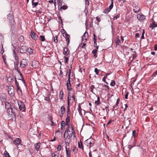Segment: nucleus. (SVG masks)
Instances as JSON below:
<instances>
[{"instance_id":"nucleus-35","label":"nucleus","mask_w":157,"mask_h":157,"mask_svg":"<svg viewBox=\"0 0 157 157\" xmlns=\"http://www.w3.org/2000/svg\"><path fill=\"white\" fill-rule=\"evenodd\" d=\"M44 100L48 101L49 102L50 101L49 95H47L46 97H44Z\"/></svg>"},{"instance_id":"nucleus-63","label":"nucleus","mask_w":157,"mask_h":157,"mask_svg":"<svg viewBox=\"0 0 157 157\" xmlns=\"http://www.w3.org/2000/svg\"><path fill=\"white\" fill-rule=\"evenodd\" d=\"M157 75V70H156V71L155 72H154L153 73L152 76L153 77H155Z\"/></svg>"},{"instance_id":"nucleus-45","label":"nucleus","mask_w":157,"mask_h":157,"mask_svg":"<svg viewBox=\"0 0 157 157\" xmlns=\"http://www.w3.org/2000/svg\"><path fill=\"white\" fill-rule=\"evenodd\" d=\"M7 79L8 81H9L10 82H11L13 79L11 76L9 75V76H7Z\"/></svg>"},{"instance_id":"nucleus-46","label":"nucleus","mask_w":157,"mask_h":157,"mask_svg":"<svg viewBox=\"0 0 157 157\" xmlns=\"http://www.w3.org/2000/svg\"><path fill=\"white\" fill-rule=\"evenodd\" d=\"M24 40V37L23 36H20L18 39L19 41L22 42Z\"/></svg>"},{"instance_id":"nucleus-42","label":"nucleus","mask_w":157,"mask_h":157,"mask_svg":"<svg viewBox=\"0 0 157 157\" xmlns=\"http://www.w3.org/2000/svg\"><path fill=\"white\" fill-rule=\"evenodd\" d=\"M57 2L59 6H61L62 5L63 0H57Z\"/></svg>"},{"instance_id":"nucleus-57","label":"nucleus","mask_w":157,"mask_h":157,"mask_svg":"<svg viewBox=\"0 0 157 157\" xmlns=\"http://www.w3.org/2000/svg\"><path fill=\"white\" fill-rule=\"evenodd\" d=\"M14 79H15V84L16 87L19 86L18 83L17 82V80L16 79V77H14Z\"/></svg>"},{"instance_id":"nucleus-62","label":"nucleus","mask_w":157,"mask_h":157,"mask_svg":"<svg viewBox=\"0 0 157 157\" xmlns=\"http://www.w3.org/2000/svg\"><path fill=\"white\" fill-rule=\"evenodd\" d=\"M61 32L63 34V36H64V34H65L66 33H67L65 31V30H64V29H62L61 30Z\"/></svg>"},{"instance_id":"nucleus-54","label":"nucleus","mask_w":157,"mask_h":157,"mask_svg":"<svg viewBox=\"0 0 157 157\" xmlns=\"http://www.w3.org/2000/svg\"><path fill=\"white\" fill-rule=\"evenodd\" d=\"M85 6H87L89 5V0H85Z\"/></svg>"},{"instance_id":"nucleus-17","label":"nucleus","mask_w":157,"mask_h":157,"mask_svg":"<svg viewBox=\"0 0 157 157\" xmlns=\"http://www.w3.org/2000/svg\"><path fill=\"white\" fill-rule=\"evenodd\" d=\"M21 140L19 138H16L15 140L13 141V143L16 145H19L21 143Z\"/></svg>"},{"instance_id":"nucleus-1","label":"nucleus","mask_w":157,"mask_h":157,"mask_svg":"<svg viewBox=\"0 0 157 157\" xmlns=\"http://www.w3.org/2000/svg\"><path fill=\"white\" fill-rule=\"evenodd\" d=\"M7 21L10 26L11 29H13L14 27V19L13 13H10L7 16Z\"/></svg>"},{"instance_id":"nucleus-14","label":"nucleus","mask_w":157,"mask_h":157,"mask_svg":"<svg viewBox=\"0 0 157 157\" xmlns=\"http://www.w3.org/2000/svg\"><path fill=\"white\" fill-rule=\"evenodd\" d=\"M60 110L61 113H59V116L62 117L63 114L65 112V107L63 105L60 108Z\"/></svg>"},{"instance_id":"nucleus-59","label":"nucleus","mask_w":157,"mask_h":157,"mask_svg":"<svg viewBox=\"0 0 157 157\" xmlns=\"http://www.w3.org/2000/svg\"><path fill=\"white\" fill-rule=\"evenodd\" d=\"M141 34V33H136L135 34V37L136 38H137L138 37H140V35Z\"/></svg>"},{"instance_id":"nucleus-44","label":"nucleus","mask_w":157,"mask_h":157,"mask_svg":"<svg viewBox=\"0 0 157 157\" xmlns=\"http://www.w3.org/2000/svg\"><path fill=\"white\" fill-rule=\"evenodd\" d=\"M116 84V83L115 81L113 80H112L110 83V85L112 86H115Z\"/></svg>"},{"instance_id":"nucleus-7","label":"nucleus","mask_w":157,"mask_h":157,"mask_svg":"<svg viewBox=\"0 0 157 157\" xmlns=\"http://www.w3.org/2000/svg\"><path fill=\"white\" fill-rule=\"evenodd\" d=\"M68 90H69L68 92V95L67 98H69V99H71V97L75 95V91L73 88L70 89Z\"/></svg>"},{"instance_id":"nucleus-38","label":"nucleus","mask_w":157,"mask_h":157,"mask_svg":"<svg viewBox=\"0 0 157 157\" xmlns=\"http://www.w3.org/2000/svg\"><path fill=\"white\" fill-rule=\"evenodd\" d=\"M5 106L7 109H8V108H10V107H12L10 104L8 102H6V103Z\"/></svg>"},{"instance_id":"nucleus-56","label":"nucleus","mask_w":157,"mask_h":157,"mask_svg":"<svg viewBox=\"0 0 157 157\" xmlns=\"http://www.w3.org/2000/svg\"><path fill=\"white\" fill-rule=\"evenodd\" d=\"M125 98L126 99H127L128 98V95L129 94V92L127 91H126L125 92Z\"/></svg>"},{"instance_id":"nucleus-25","label":"nucleus","mask_w":157,"mask_h":157,"mask_svg":"<svg viewBox=\"0 0 157 157\" xmlns=\"http://www.w3.org/2000/svg\"><path fill=\"white\" fill-rule=\"evenodd\" d=\"M150 26L151 28H152V29H153L155 27H157V24H156L155 21H154L150 25Z\"/></svg>"},{"instance_id":"nucleus-37","label":"nucleus","mask_w":157,"mask_h":157,"mask_svg":"<svg viewBox=\"0 0 157 157\" xmlns=\"http://www.w3.org/2000/svg\"><path fill=\"white\" fill-rule=\"evenodd\" d=\"M40 40L42 41H44L45 40V38L44 36L43 35H40L39 37Z\"/></svg>"},{"instance_id":"nucleus-15","label":"nucleus","mask_w":157,"mask_h":157,"mask_svg":"<svg viewBox=\"0 0 157 157\" xmlns=\"http://www.w3.org/2000/svg\"><path fill=\"white\" fill-rule=\"evenodd\" d=\"M137 18L139 21H142L144 20L145 19L146 17L144 15L138 14L137 15Z\"/></svg>"},{"instance_id":"nucleus-49","label":"nucleus","mask_w":157,"mask_h":157,"mask_svg":"<svg viewBox=\"0 0 157 157\" xmlns=\"http://www.w3.org/2000/svg\"><path fill=\"white\" fill-rule=\"evenodd\" d=\"M66 122L67 123H70V116H67V117L66 119L65 120Z\"/></svg>"},{"instance_id":"nucleus-18","label":"nucleus","mask_w":157,"mask_h":157,"mask_svg":"<svg viewBox=\"0 0 157 157\" xmlns=\"http://www.w3.org/2000/svg\"><path fill=\"white\" fill-rule=\"evenodd\" d=\"M69 51L67 48L64 47L63 48V54L65 56H67L69 54Z\"/></svg>"},{"instance_id":"nucleus-10","label":"nucleus","mask_w":157,"mask_h":157,"mask_svg":"<svg viewBox=\"0 0 157 157\" xmlns=\"http://www.w3.org/2000/svg\"><path fill=\"white\" fill-rule=\"evenodd\" d=\"M66 39V41L67 42V46H68L69 44L70 43V35L68 34L67 33H66L64 34V36H63Z\"/></svg>"},{"instance_id":"nucleus-43","label":"nucleus","mask_w":157,"mask_h":157,"mask_svg":"<svg viewBox=\"0 0 157 157\" xmlns=\"http://www.w3.org/2000/svg\"><path fill=\"white\" fill-rule=\"evenodd\" d=\"M121 43V40H120L119 39L118 37H117V40L116 41V45H119V43Z\"/></svg>"},{"instance_id":"nucleus-53","label":"nucleus","mask_w":157,"mask_h":157,"mask_svg":"<svg viewBox=\"0 0 157 157\" xmlns=\"http://www.w3.org/2000/svg\"><path fill=\"white\" fill-rule=\"evenodd\" d=\"M58 37V36L56 35L54 38V41L56 43H57L58 42V40L57 39Z\"/></svg>"},{"instance_id":"nucleus-4","label":"nucleus","mask_w":157,"mask_h":157,"mask_svg":"<svg viewBox=\"0 0 157 157\" xmlns=\"http://www.w3.org/2000/svg\"><path fill=\"white\" fill-rule=\"evenodd\" d=\"M19 109L22 111H24L26 109L25 105L24 102L20 100L17 101Z\"/></svg>"},{"instance_id":"nucleus-8","label":"nucleus","mask_w":157,"mask_h":157,"mask_svg":"<svg viewBox=\"0 0 157 157\" xmlns=\"http://www.w3.org/2000/svg\"><path fill=\"white\" fill-rule=\"evenodd\" d=\"M27 48L26 46H21L20 48V52L21 53H25L27 51Z\"/></svg>"},{"instance_id":"nucleus-58","label":"nucleus","mask_w":157,"mask_h":157,"mask_svg":"<svg viewBox=\"0 0 157 157\" xmlns=\"http://www.w3.org/2000/svg\"><path fill=\"white\" fill-rule=\"evenodd\" d=\"M103 87H105V89L106 90H109V86L106 85H104Z\"/></svg>"},{"instance_id":"nucleus-20","label":"nucleus","mask_w":157,"mask_h":157,"mask_svg":"<svg viewBox=\"0 0 157 157\" xmlns=\"http://www.w3.org/2000/svg\"><path fill=\"white\" fill-rule=\"evenodd\" d=\"M120 101V99L119 98H118L117 100L116 104H115L113 106V108L114 109H115V110H117L118 109V107H117V106L118 105Z\"/></svg>"},{"instance_id":"nucleus-34","label":"nucleus","mask_w":157,"mask_h":157,"mask_svg":"<svg viewBox=\"0 0 157 157\" xmlns=\"http://www.w3.org/2000/svg\"><path fill=\"white\" fill-rule=\"evenodd\" d=\"M27 51L28 52L30 55L32 54L33 53V50L31 48H27Z\"/></svg>"},{"instance_id":"nucleus-64","label":"nucleus","mask_w":157,"mask_h":157,"mask_svg":"<svg viewBox=\"0 0 157 157\" xmlns=\"http://www.w3.org/2000/svg\"><path fill=\"white\" fill-rule=\"evenodd\" d=\"M136 133V131L135 130H133L132 131V136H133L134 137H136V136L135 135Z\"/></svg>"},{"instance_id":"nucleus-40","label":"nucleus","mask_w":157,"mask_h":157,"mask_svg":"<svg viewBox=\"0 0 157 157\" xmlns=\"http://www.w3.org/2000/svg\"><path fill=\"white\" fill-rule=\"evenodd\" d=\"M19 75H20V76L21 77V80H22L24 84H25V80H24L22 74L21 73L20 74H19Z\"/></svg>"},{"instance_id":"nucleus-6","label":"nucleus","mask_w":157,"mask_h":157,"mask_svg":"<svg viewBox=\"0 0 157 157\" xmlns=\"http://www.w3.org/2000/svg\"><path fill=\"white\" fill-rule=\"evenodd\" d=\"M8 92L9 94L11 96L14 95V88L13 86H8Z\"/></svg>"},{"instance_id":"nucleus-12","label":"nucleus","mask_w":157,"mask_h":157,"mask_svg":"<svg viewBox=\"0 0 157 157\" xmlns=\"http://www.w3.org/2000/svg\"><path fill=\"white\" fill-rule=\"evenodd\" d=\"M30 36L31 37L35 40H37L38 36L36 35V33L33 31H31L30 33Z\"/></svg>"},{"instance_id":"nucleus-11","label":"nucleus","mask_w":157,"mask_h":157,"mask_svg":"<svg viewBox=\"0 0 157 157\" xmlns=\"http://www.w3.org/2000/svg\"><path fill=\"white\" fill-rule=\"evenodd\" d=\"M88 38V33L86 31L84 33L83 35L82 38V42H83L84 40L85 41L84 42H85L87 40V39Z\"/></svg>"},{"instance_id":"nucleus-21","label":"nucleus","mask_w":157,"mask_h":157,"mask_svg":"<svg viewBox=\"0 0 157 157\" xmlns=\"http://www.w3.org/2000/svg\"><path fill=\"white\" fill-rule=\"evenodd\" d=\"M77 87H76L77 90L78 92H80L82 89V85L81 86V85L80 83L77 84Z\"/></svg>"},{"instance_id":"nucleus-30","label":"nucleus","mask_w":157,"mask_h":157,"mask_svg":"<svg viewBox=\"0 0 157 157\" xmlns=\"http://www.w3.org/2000/svg\"><path fill=\"white\" fill-rule=\"evenodd\" d=\"M97 49H94L92 51V53L94 54V56L95 58H96L97 57Z\"/></svg>"},{"instance_id":"nucleus-3","label":"nucleus","mask_w":157,"mask_h":157,"mask_svg":"<svg viewBox=\"0 0 157 157\" xmlns=\"http://www.w3.org/2000/svg\"><path fill=\"white\" fill-rule=\"evenodd\" d=\"M95 139L91 137L86 140L84 142V144L87 146H89L90 148L95 144Z\"/></svg>"},{"instance_id":"nucleus-33","label":"nucleus","mask_w":157,"mask_h":157,"mask_svg":"<svg viewBox=\"0 0 157 157\" xmlns=\"http://www.w3.org/2000/svg\"><path fill=\"white\" fill-rule=\"evenodd\" d=\"M73 149H72V151H73L74 154H75L78 151V149L75 146H73Z\"/></svg>"},{"instance_id":"nucleus-51","label":"nucleus","mask_w":157,"mask_h":157,"mask_svg":"<svg viewBox=\"0 0 157 157\" xmlns=\"http://www.w3.org/2000/svg\"><path fill=\"white\" fill-rule=\"evenodd\" d=\"M48 2L50 3H52L54 2L55 6L56 7V0H51L49 1H48Z\"/></svg>"},{"instance_id":"nucleus-2","label":"nucleus","mask_w":157,"mask_h":157,"mask_svg":"<svg viewBox=\"0 0 157 157\" xmlns=\"http://www.w3.org/2000/svg\"><path fill=\"white\" fill-rule=\"evenodd\" d=\"M70 132L69 127H67L65 131V133H67V136L64 140L66 144L68 146L69 144L71 142V139L73 135L72 133H71V132L70 133Z\"/></svg>"},{"instance_id":"nucleus-36","label":"nucleus","mask_w":157,"mask_h":157,"mask_svg":"<svg viewBox=\"0 0 157 157\" xmlns=\"http://www.w3.org/2000/svg\"><path fill=\"white\" fill-rule=\"evenodd\" d=\"M67 110H70V101L71 99H69V98H67Z\"/></svg>"},{"instance_id":"nucleus-5","label":"nucleus","mask_w":157,"mask_h":157,"mask_svg":"<svg viewBox=\"0 0 157 157\" xmlns=\"http://www.w3.org/2000/svg\"><path fill=\"white\" fill-rule=\"evenodd\" d=\"M28 61L26 59H22L20 63V67L24 68L26 67L28 64Z\"/></svg>"},{"instance_id":"nucleus-55","label":"nucleus","mask_w":157,"mask_h":157,"mask_svg":"<svg viewBox=\"0 0 157 157\" xmlns=\"http://www.w3.org/2000/svg\"><path fill=\"white\" fill-rule=\"evenodd\" d=\"M100 71V70H98L97 68H95L94 69V72L97 75H98L99 72Z\"/></svg>"},{"instance_id":"nucleus-19","label":"nucleus","mask_w":157,"mask_h":157,"mask_svg":"<svg viewBox=\"0 0 157 157\" xmlns=\"http://www.w3.org/2000/svg\"><path fill=\"white\" fill-rule=\"evenodd\" d=\"M67 90H69L70 89L72 88L71 87V83L70 81V78H68V80L67 81Z\"/></svg>"},{"instance_id":"nucleus-26","label":"nucleus","mask_w":157,"mask_h":157,"mask_svg":"<svg viewBox=\"0 0 157 157\" xmlns=\"http://www.w3.org/2000/svg\"><path fill=\"white\" fill-rule=\"evenodd\" d=\"M65 126V124L64 121H62L61 122V128L62 130L64 129Z\"/></svg>"},{"instance_id":"nucleus-13","label":"nucleus","mask_w":157,"mask_h":157,"mask_svg":"<svg viewBox=\"0 0 157 157\" xmlns=\"http://www.w3.org/2000/svg\"><path fill=\"white\" fill-rule=\"evenodd\" d=\"M10 110L11 111V112L12 113V114H13V116L14 117H15L16 114L18 111V110L14 107H11L10 108Z\"/></svg>"},{"instance_id":"nucleus-47","label":"nucleus","mask_w":157,"mask_h":157,"mask_svg":"<svg viewBox=\"0 0 157 157\" xmlns=\"http://www.w3.org/2000/svg\"><path fill=\"white\" fill-rule=\"evenodd\" d=\"M110 11V9H109L108 8L104 10L103 12L105 13H107Z\"/></svg>"},{"instance_id":"nucleus-22","label":"nucleus","mask_w":157,"mask_h":157,"mask_svg":"<svg viewBox=\"0 0 157 157\" xmlns=\"http://www.w3.org/2000/svg\"><path fill=\"white\" fill-rule=\"evenodd\" d=\"M40 143H37L35 144V148L37 151H39L40 150Z\"/></svg>"},{"instance_id":"nucleus-23","label":"nucleus","mask_w":157,"mask_h":157,"mask_svg":"<svg viewBox=\"0 0 157 157\" xmlns=\"http://www.w3.org/2000/svg\"><path fill=\"white\" fill-rule=\"evenodd\" d=\"M66 151L67 157H71V153L69 149L66 147Z\"/></svg>"},{"instance_id":"nucleus-39","label":"nucleus","mask_w":157,"mask_h":157,"mask_svg":"<svg viewBox=\"0 0 157 157\" xmlns=\"http://www.w3.org/2000/svg\"><path fill=\"white\" fill-rule=\"evenodd\" d=\"M32 6H33V8H35L36 7L38 4V2H32Z\"/></svg>"},{"instance_id":"nucleus-28","label":"nucleus","mask_w":157,"mask_h":157,"mask_svg":"<svg viewBox=\"0 0 157 157\" xmlns=\"http://www.w3.org/2000/svg\"><path fill=\"white\" fill-rule=\"evenodd\" d=\"M64 94L63 90L60 91V93L59 94V98L60 100L62 99L63 97Z\"/></svg>"},{"instance_id":"nucleus-48","label":"nucleus","mask_w":157,"mask_h":157,"mask_svg":"<svg viewBox=\"0 0 157 157\" xmlns=\"http://www.w3.org/2000/svg\"><path fill=\"white\" fill-rule=\"evenodd\" d=\"M67 8V7L66 5H63L60 8L61 10H65Z\"/></svg>"},{"instance_id":"nucleus-24","label":"nucleus","mask_w":157,"mask_h":157,"mask_svg":"<svg viewBox=\"0 0 157 157\" xmlns=\"http://www.w3.org/2000/svg\"><path fill=\"white\" fill-rule=\"evenodd\" d=\"M95 104L96 105L98 106L99 105L101 104L100 101V98L99 96L97 97V100L95 101Z\"/></svg>"},{"instance_id":"nucleus-27","label":"nucleus","mask_w":157,"mask_h":157,"mask_svg":"<svg viewBox=\"0 0 157 157\" xmlns=\"http://www.w3.org/2000/svg\"><path fill=\"white\" fill-rule=\"evenodd\" d=\"M59 152L57 151H55L52 154V157H58Z\"/></svg>"},{"instance_id":"nucleus-61","label":"nucleus","mask_w":157,"mask_h":157,"mask_svg":"<svg viewBox=\"0 0 157 157\" xmlns=\"http://www.w3.org/2000/svg\"><path fill=\"white\" fill-rule=\"evenodd\" d=\"M61 148H62L60 144L58 145V147L57 148V150L58 151H60L61 149Z\"/></svg>"},{"instance_id":"nucleus-32","label":"nucleus","mask_w":157,"mask_h":157,"mask_svg":"<svg viewBox=\"0 0 157 157\" xmlns=\"http://www.w3.org/2000/svg\"><path fill=\"white\" fill-rule=\"evenodd\" d=\"M133 11L135 13H137L139 12L140 9L138 7H135L133 10Z\"/></svg>"},{"instance_id":"nucleus-41","label":"nucleus","mask_w":157,"mask_h":157,"mask_svg":"<svg viewBox=\"0 0 157 157\" xmlns=\"http://www.w3.org/2000/svg\"><path fill=\"white\" fill-rule=\"evenodd\" d=\"M93 40H94V44H96L97 43V37H96V36L95 33L93 34Z\"/></svg>"},{"instance_id":"nucleus-16","label":"nucleus","mask_w":157,"mask_h":157,"mask_svg":"<svg viewBox=\"0 0 157 157\" xmlns=\"http://www.w3.org/2000/svg\"><path fill=\"white\" fill-rule=\"evenodd\" d=\"M14 69L15 70L18 72L19 74H20L21 73L20 71L18 69V65L19 64V61L14 62Z\"/></svg>"},{"instance_id":"nucleus-52","label":"nucleus","mask_w":157,"mask_h":157,"mask_svg":"<svg viewBox=\"0 0 157 157\" xmlns=\"http://www.w3.org/2000/svg\"><path fill=\"white\" fill-rule=\"evenodd\" d=\"M94 86L93 85H91L90 87V91L93 93L94 94V92L93 91V89L94 88Z\"/></svg>"},{"instance_id":"nucleus-50","label":"nucleus","mask_w":157,"mask_h":157,"mask_svg":"<svg viewBox=\"0 0 157 157\" xmlns=\"http://www.w3.org/2000/svg\"><path fill=\"white\" fill-rule=\"evenodd\" d=\"M113 0H111V4L109 6V9H110V11L113 8Z\"/></svg>"},{"instance_id":"nucleus-29","label":"nucleus","mask_w":157,"mask_h":157,"mask_svg":"<svg viewBox=\"0 0 157 157\" xmlns=\"http://www.w3.org/2000/svg\"><path fill=\"white\" fill-rule=\"evenodd\" d=\"M78 147L80 148L83 150V147L82 142L80 140V142H78Z\"/></svg>"},{"instance_id":"nucleus-60","label":"nucleus","mask_w":157,"mask_h":157,"mask_svg":"<svg viewBox=\"0 0 157 157\" xmlns=\"http://www.w3.org/2000/svg\"><path fill=\"white\" fill-rule=\"evenodd\" d=\"M71 133H72V135L73 134V135H75V131L74 128H73V127H72V126H71Z\"/></svg>"},{"instance_id":"nucleus-9","label":"nucleus","mask_w":157,"mask_h":157,"mask_svg":"<svg viewBox=\"0 0 157 157\" xmlns=\"http://www.w3.org/2000/svg\"><path fill=\"white\" fill-rule=\"evenodd\" d=\"M39 64V62L36 60H33L32 63V66L35 68H37Z\"/></svg>"},{"instance_id":"nucleus-31","label":"nucleus","mask_w":157,"mask_h":157,"mask_svg":"<svg viewBox=\"0 0 157 157\" xmlns=\"http://www.w3.org/2000/svg\"><path fill=\"white\" fill-rule=\"evenodd\" d=\"M10 108H8V109H7V113L9 114L12 117H14L13 116V114H12V112H11V111L10 110Z\"/></svg>"}]
</instances>
